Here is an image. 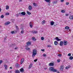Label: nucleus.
I'll return each mask as SVG.
<instances>
[{"mask_svg": "<svg viewBox=\"0 0 73 73\" xmlns=\"http://www.w3.org/2000/svg\"><path fill=\"white\" fill-rule=\"evenodd\" d=\"M49 70L50 71L53 72H58V70H56L53 67H50Z\"/></svg>", "mask_w": 73, "mask_h": 73, "instance_id": "f257e3e1", "label": "nucleus"}, {"mask_svg": "<svg viewBox=\"0 0 73 73\" xmlns=\"http://www.w3.org/2000/svg\"><path fill=\"white\" fill-rule=\"evenodd\" d=\"M36 54H37V50L36 49H34L33 50L32 57H35L36 55Z\"/></svg>", "mask_w": 73, "mask_h": 73, "instance_id": "f03ea898", "label": "nucleus"}, {"mask_svg": "<svg viewBox=\"0 0 73 73\" xmlns=\"http://www.w3.org/2000/svg\"><path fill=\"white\" fill-rule=\"evenodd\" d=\"M19 14H20V15H25L26 14V13H25V12H22L21 13H19Z\"/></svg>", "mask_w": 73, "mask_h": 73, "instance_id": "7ed1b4c3", "label": "nucleus"}, {"mask_svg": "<svg viewBox=\"0 0 73 73\" xmlns=\"http://www.w3.org/2000/svg\"><path fill=\"white\" fill-rule=\"evenodd\" d=\"M27 45H26L25 46L26 47H28L29 45H31V42H28L27 43Z\"/></svg>", "mask_w": 73, "mask_h": 73, "instance_id": "20e7f679", "label": "nucleus"}, {"mask_svg": "<svg viewBox=\"0 0 73 73\" xmlns=\"http://www.w3.org/2000/svg\"><path fill=\"white\" fill-rule=\"evenodd\" d=\"M63 42L64 45H66L68 44L67 41L66 40H64Z\"/></svg>", "mask_w": 73, "mask_h": 73, "instance_id": "39448f33", "label": "nucleus"}, {"mask_svg": "<svg viewBox=\"0 0 73 73\" xmlns=\"http://www.w3.org/2000/svg\"><path fill=\"white\" fill-rule=\"evenodd\" d=\"M15 67L17 68H20V65L18 64H17L15 65Z\"/></svg>", "mask_w": 73, "mask_h": 73, "instance_id": "423d86ee", "label": "nucleus"}, {"mask_svg": "<svg viewBox=\"0 0 73 73\" xmlns=\"http://www.w3.org/2000/svg\"><path fill=\"white\" fill-rule=\"evenodd\" d=\"M55 39H56V40L57 41H61V39H60L58 38L57 37L55 38L54 39V40H55Z\"/></svg>", "mask_w": 73, "mask_h": 73, "instance_id": "0eeeda50", "label": "nucleus"}, {"mask_svg": "<svg viewBox=\"0 0 73 73\" xmlns=\"http://www.w3.org/2000/svg\"><path fill=\"white\" fill-rule=\"evenodd\" d=\"M4 67L5 68V70H7V69H8V66H7V65L5 64L4 65Z\"/></svg>", "mask_w": 73, "mask_h": 73, "instance_id": "6e6552de", "label": "nucleus"}, {"mask_svg": "<svg viewBox=\"0 0 73 73\" xmlns=\"http://www.w3.org/2000/svg\"><path fill=\"white\" fill-rule=\"evenodd\" d=\"M24 58H22L21 59V64H23V62H24Z\"/></svg>", "mask_w": 73, "mask_h": 73, "instance_id": "1a4fd4ad", "label": "nucleus"}, {"mask_svg": "<svg viewBox=\"0 0 73 73\" xmlns=\"http://www.w3.org/2000/svg\"><path fill=\"white\" fill-rule=\"evenodd\" d=\"M32 63H31L30 64V65L29 66V67H28V69H31V68H32Z\"/></svg>", "mask_w": 73, "mask_h": 73, "instance_id": "9d476101", "label": "nucleus"}, {"mask_svg": "<svg viewBox=\"0 0 73 73\" xmlns=\"http://www.w3.org/2000/svg\"><path fill=\"white\" fill-rule=\"evenodd\" d=\"M59 44L60 46H62V45H63V41H61L60 42V43Z\"/></svg>", "mask_w": 73, "mask_h": 73, "instance_id": "9b49d317", "label": "nucleus"}, {"mask_svg": "<svg viewBox=\"0 0 73 73\" xmlns=\"http://www.w3.org/2000/svg\"><path fill=\"white\" fill-rule=\"evenodd\" d=\"M9 24H10V22H6L5 24L6 25H9Z\"/></svg>", "mask_w": 73, "mask_h": 73, "instance_id": "f8f14e48", "label": "nucleus"}, {"mask_svg": "<svg viewBox=\"0 0 73 73\" xmlns=\"http://www.w3.org/2000/svg\"><path fill=\"white\" fill-rule=\"evenodd\" d=\"M63 69H64V66H61L60 68V70L62 71V70H63Z\"/></svg>", "mask_w": 73, "mask_h": 73, "instance_id": "ddd939ff", "label": "nucleus"}, {"mask_svg": "<svg viewBox=\"0 0 73 73\" xmlns=\"http://www.w3.org/2000/svg\"><path fill=\"white\" fill-rule=\"evenodd\" d=\"M54 22L53 21H51L50 23V25H54Z\"/></svg>", "mask_w": 73, "mask_h": 73, "instance_id": "4468645a", "label": "nucleus"}, {"mask_svg": "<svg viewBox=\"0 0 73 73\" xmlns=\"http://www.w3.org/2000/svg\"><path fill=\"white\" fill-rule=\"evenodd\" d=\"M19 70H20V72H24V70L23 68H22L21 69H20Z\"/></svg>", "mask_w": 73, "mask_h": 73, "instance_id": "2eb2a0df", "label": "nucleus"}, {"mask_svg": "<svg viewBox=\"0 0 73 73\" xmlns=\"http://www.w3.org/2000/svg\"><path fill=\"white\" fill-rule=\"evenodd\" d=\"M30 26L31 28L33 27V25H32V23L30 22Z\"/></svg>", "mask_w": 73, "mask_h": 73, "instance_id": "dca6fc26", "label": "nucleus"}, {"mask_svg": "<svg viewBox=\"0 0 73 73\" xmlns=\"http://www.w3.org/2000/svg\"><path fill=\"white\" fill-rule=\"evenodd\" d=\"M29 9L30 11H31V10H32V6H31V5L29 6Z\"/></svg>", "mask_w": 73, "mask_h": 73, "instance_id": "f3484780", "label": "nucleus"}, {"mask_svg": "<svg viewBox=\"0 0 73 73\" xmlns=\"http://www.w3.org/2000/svg\"><path fill=\"white\" fill-rule=\"evenodd\" d=\"M49 65L50 66H54V64L53 63H50L49 64Z\"/></svg>", "mask_w": 73, "mask_h": 73, "instance_id": "a211bd4d", "label": "nucleus"}, {"mask_svg": "<svg viewBox=\"0 0 73 73\" xmlns=\"http://www.w3.org/2000/svg\"><path fill=\"white\" fill-rule=\"evenodd\" d=\"M15 73H20V71L18 70H15Z\"/></svg>", "mask_w": 73, "mask_h": 73, "instance_id": "6ab92c4d", "label": "nucleus"}, {"mask_svg": "<svg viewBox=\"0 0 73 73\" xmlns=\"http://www.w3.org/2000/svg\"><path fill=\"white\" fill-rule=\"evenodd\" d=\"M32 33H34V34L37 33V31L33 30L32 31Z\"/></svg>", "mask_w": 73, "mask_h": 73, "instance_id": "aec40b11", "label": "nucleus"}, {"mask_svg": "<svg viewBox=\"0 0 73 73\" xmlns=\"http://www.w3.org/2000/svg\"><path fill=\"white\" fill-rule=\"evenodd\" d=\"M54 44L55 45H57L58 44V42H57V41H55L54 42Z\"/></svg>", "mask_w": 73, "mask_h": 73, "instance_id": "412c9836", "label": "nucleus"}, {"mask_svg": "<svg viewBox=\"0 0 73 73\" xmlns=\"http://www.w3.org/2000/svg\"><path fill=\"white\" fill-rule=\"evenodd\" d=\"M32 40H33L34 41H35L36 40V39H35V37H33L32 38Z\"/></svg>", "mask_w": 73, "mask_h": 73, "instance_id": "4be33fe9", "label": "nucleus"}, {"mask_svg": "<svg viewBox=\"0 0 73 73\" xmlns=\"http://www.w3.org/2000/svg\"><path fill=\"white\" fill-rule=\"evenodd\" d=\"M69 19H73V15L72 16H70V17H69Z\"/></svg>", "mask_w": 73, "mask_h": 73, "instance_id": "5701e85b", "label": "nucleus"}, {"mask_svg": "<svg viewBox=\"0 0 73 73\" xmlns=\"http://www.w3.org/2000/svg\"><path fill=\"white\" fill-rule=\"evenodd\" d=\"M20 15H20V14H16V15H15L16 17H18V16H20Z\"/></svg>", "mask_w": 73, "mask_h": 73, "instance_id": "b1692460", "label": "nucleus"}, {"mask_svg": "<svg viewBox=\"0 0 73 73\" xmlns=\"http://www.w3.org/2000/svg\"><path fill=\"white\" fill-rule=\"evenodd\" d=\"M57 1H57V0L55 1H54L53 3L54 4H56L57 3Z\"/></svg>", "mask_w": 73, "mask_h": 73, "instance_id": "393cba45", "label": "nucleus"}, {"mask_svg": "<svg viewBox=\"0 0 73 73\" xmlns=\"http://www.w3.org/2000/svg\"><path fill=\"white\" fill-rule=\"evenodd\" d=\"M9 6H8V5H6V9H9Z\"/></svg>", "mask_w": 73, "mask_h": 73, "instance_id": "a878e982", "label": "nucleus"}, {"mask_svg": "<svg viewBox=\"0 0 73 73\" xmlns=\"http://www.w3.org/2000/svg\"><path fill=\"white\" fill-rule=\"evenodd\" d=\"M69 58L70 59V60H73V57L72 56H71L69 57Z\"/></svg>", "mask_w": 73, "mask_h": 73, "instance_id": "bb28decb", "label": "nucleus"}, {"mask_svg": "<svg viewBox=\"0 0 73 73\" xmlns=\"http://www.w3.org/2000/svg\"><path fill=\"white\" fill-rule=\"evenodd\" d=\"M33 5L34 6H35V7H37V4H36L35 3H33Z\"/></svg>", "mask_w": 73, "mask_h": 73, "instance_id": "cd10ccee", "label": "nucleus"}, {"mask_svg": "<svg viewBox=\"0 0 73 73\" xmlns=\"http://www.w3.org/2000/svg\"><path fill=\"white\" fill-rule=\"evenodd\" d=\"M27 14H28V15H31V13H30L29 11H27Z\"/></svg>", "mask_w": 73, "mask_h": 73, "instance_id": "c85d7f7f", "label": "nucleus"}, {"mask_svg": "<svg viewBox=\"0 0 73 73\" xmlns=\"http://www.w3.org/2000/svg\"><path fill=\"white\" fill-rule=\"evenodd\" d=\"M69 28V27L68 26L66 27H65V29H68Z\"/></svg>", "mask_w": 73, "mask_h": 73, "instance_id": "c756f323", "label": "nucleus"}, {"mask_svg": "<svg viewBox=\"0 0 73 73\" xmlns=\"http://www.w3.org/2000/svg\"><path fill=\"white\" fill-rule=\"evenodd\" d=\"M26 50H30V48H28V47H27L25 48Z\"/></svg>", "mask_w": 73, "mask_h": 73, "instance_id": "7c9ffc66", "label": "nucleus"}, {"mask_svg": "<svg viewBox=\"0 0 73 73\" xmlns=\"http://www.w3.org/2000/svg\"><path fill=\"white\" fill-rule=\"evenodd\" d=\"M50 1V0H44V1L46 2H49Z\"/></svg>", "mask_w": 73, "mask_h": 73, "instance_id": "2f4dec72", "label": "nucleus"}, {"mask_svg": "<svg viewBox=\"0 0 73 73\" xmlns=\"http://www.w3.org/2000/svg\"><path fill=\"white\" fill-rule=\"evenodd\" d=\"M15 27L17 29V30H19V27H18V26H16Z\"/></svg>", "mask_w": 73, "mask_h": 73, "instance_id": "473e14b6", "label": "nucleus"}, {"mask_svg": "<svg viewBox=\"0 0 73 73\" xmlns=\"http://www.w3.org/2000/svg\"><path fill=\"white\" fill-rule=\"evenodd\" d=\"M44 38L43 37H41V40H44Z\"/></svg>", "mask_w": 73, "mask_h": 73, "instance_id": "72a5a7b5", "label": "nucleus"}, {"mask_svg": "<svg viewBox=\"0 0 73 73\" xmlns=\"http://www.w3.org/2000/svg\"><path fill=\"white\" fill-rule=\"evenodd\" d=\"M11 34H13L14 33H15V32L14 31H12L11 32Z\"/></svg>", "mask_w": 73, "mask_h": 73, "instance_id": "f704fd0d", "label": "nucleus"}, {"mask_svg": "<svg viewBox=\"0 0 73 73\" xmlns=\"http://www.w3.org/2000/svg\"><path fill=\"white\" fill-rule=\"evenodd\" d=\"M61 12H62V13H64V12H65V11L63 10H62Z\"/></svg>", "mask_w": 73, "mask_h": 73, "instance_id": "c9c22d12", "label": "nucleus"}, {"mask_svg": "<svg viewBox=\"0 0 73 73\" xmlns=\"http://www.w3.org/2000/svg\"><path fill=\"white\" fill-rule=\"evenodd\" d=\"M9 13H6V15H9Z\"/></svg>", "mask_w": 73, "mask_h": 73, "instance_id": "e433bc0d", "label": "nucleus"}, {"mask_svg": "<svg viewBox=\"0 0 73 73\" xmlns=\"http://www.w3.org/2000/svg\"><path fill=\"white\" fill-rule=\"evenodd\" d=\"M68 56H71V54L70 53H69L68 54Z\"/></svg>", "mask_w": 73, "mask_h": 73, "instance_id": "4c0bfd02", "label": "nucleus"}, {"mask_svg": "<svg viewBox=\"0 0 73 73\" xmlns=\"http://www.w3.org/2000/svg\"><path fill=\"white\" fill-rule=\"evenodd\" d=\"M21 33L22 34H23V33H24V31H22L21 32Z\"/></svg>", "mask_w": 73, "mask_h": 73, "instance_id": "58836bf2", "label": "nucleus"}, {"mask_svg": "<svg viewBox=\"0 0 73 73\" xmlns=\"http://www.w3.org/2000/svg\"><path fill=\"white\" fill-rule=\"evenodd\" d=\"M69 67H66L65 68V69H69Z\"/></svg>", "mask_w": 73, "mask_h": 73, "instance_id": "ea45409f", "label": "nucleus"}, {"mask_svg": "<svg viewBox=\"0 0 73 73\" xmlns=\"http://www.w3.org/2000/svg\"><path fill=\"white\" fill-rule=\"evenodd\" d=\"M37 59H35L34 60V62H36V61H37Z\"/></svg>", "mask_w": 73, "mask_h": 73, "instance_id": "a19ab883", "label": "nucleus"}, {"mask_svg": "<svg viewBox=\"0 0 73 73\" xmlns=\"http://www.w3.org/2000/svg\"><path fill=\"white\" fill-rule=\"evenodd\" d=\"M47 46L48 47H49V48H50V47H51V46H50V45H49Z\"/></svg>", "mask_w": 73, "mask_h": 73, "instance_id": "79ce46f5", "label": "nucleus"}, {"mask_svg": "<svg viewBox=\"0 0 73 73\" xmlns=\"http://www.w3.org/2000/svg\"><path fill=\"white\" fill-rule=\"evenodd\" d=\"M3 61L2 60H0V65L2 63Z\"/></svg>", "mask_w": 73, "mask_h": 73, "instance_id": "37998d69", "label": "nucleus"}, {"mask_svg": "<svg viewBox=\"0 0 73 73\" xmlns=\"http://www.w3.org/2000/svg\"><path fill=\"white\" fill-rule=\"evenodd\" d=\"M4 18V15H2L1 16V18L2 19H3V18Z\"/></svg>", "mask_w": 73, "mask_h": 73, "instance_id": "c03bdc74", "label": "nucleus"}, {"mask_svg": "<svg viewBox=\"0 0 73 73\" xmlns=\"http://www.w3.org/2000/svg\"><path fill=\"white\" fill-rule=\"evenodd\" d=\"M69 2H67L66 3V5H69Z\"/></svg>", "mask_w": 73, "mask_h": 73, "instance_id": "a18cd8bd", "label": "nucleus"}, {"mask_svg": "<svg viewBox=\"0 0 73 73\" xmlns=\"http://www.w3.org/2000/svg\"><path fill=\"white\" fill-rule=\"evenodd\" d=\"M43 56H44V57H46V55L45 54H43Z\"/></svg>", "mask_w": 73, "mask_h": 73, "instance_id": "49530a36", "label": "nucleus"}, {"mask_svg": "<svg viewBox=\"0 0 73 73\" xmlns=\"http://www.w3.org/2000/svg\"><path fill=\"white\" fill-rule=\"evenodd\" d=\"M58 56H59V57H61V56H62V55L61 54H58Z\"/></svg>", "mask_w": 73, "mask_h": 73, "instance_id": "de8ad7c7", "label": "nucleus"}, {"mask_svg": "<svg viewBox=\"0 0 73 73\" xmlns=\"http://www.w3.org/2000/svg\"><path fill=\"white\" fill-rule=\"evenodd\" d=\"M57 62H60V60H58Z\"/></svg>", "mask_w": 73, "mask_h": 73, "instance_id": "09e8293b", "label": "nucleus"}, {"mask_svg": "<svg viewBox=\"0 0 73 73\" xmlns=\"http://www.w3.org/2000/svg\"><path fill=\"white\" fill-rule=\"evenodd\" d=\"M50 2H49L48 4V5L49 6V5H50Z\"/></svg>", "mask_w": 73, "mask_h": 73, "instance_id": "8fccbe9b", "label": "nucleus"}, {"mask_svg": "<svg viewBox=\"0 0 73 73\" xmlns=\"http://www.w3.org/2000/svg\"><path fill=\"white\" fill-rule=\"evenodd\" d=\"M56 25H57V23H56L55 25H54V26H56Z\"/></svg>", "mask_w": 73, "mask_h": 73, "instance_id": "3c124183", "label": "nucleus"}, {"mask_svg": "<svg viewBox=\"0 0 73 73\" xmlns=\"http://www.w3.org/2000/svg\"><path fill=\"white\" fill-rule=\"evenodd\" d=\"M7 38V36H5V40H6V38Z\"/></svg>", "mask_w": 73, "mask_h": 73, "instance_id": "603ef678", "label": "nucleus"}, {"mask_svg": "<svg viewBox=\"0 0 73 73\" xmlns=\"http://www.w3.org/2000/svg\"><path fill=\"white\" fill-rule=\"evenodd\" d=\"M42 22L44 23H45V20H43Z\"/></svg>", "mask_w": 73, "mask_h": 73, "instance_id": "864d4df0", "label": "nucleus"}, {"mask_svg": "<svg viewBox=\"0 0 73 73\" xmlns=\"http://www.w3.org/2000/svg\"><path fill=\"white\" fill-rule=\"evenodd\" d=\"M64 0H61V1L62 2H64Z\"/></svg>", "mask_w": 73, "mask_h": 73, "instance_id": "5fc2aeb1", "label": "nucleus"}, {"mask_svg": "<svg viewBox=\"0 0 73 73\" xmlns=\"http://www.w3.org/2000/svg\"><path fill=\"white\" fill-rule=\"evenodd\" d=\"M41 50L42 52H44V49H41Z\"/></svg>", "mask_w": 73, "mask_h": 73, "instance_id": "6e6d98bb", "label": "nucleus"}, {"mask_svg": "<svg viewBox=\"0 0 73 73\" xmlns=\"http://www.w3.org/2000/svg\"><path fill=\"white\" fill-rule=\"evenodd\" d=\"M68 15H69L68 14H66V16H68Z\"/></svg>", "mask_w": 73, "mask_h": 73, "instance_id": "4d7b16f0", "label": "nucleus"}, {"mask_svg": "<svg viewBox=\"0 0 73 73\" xmlns=\"http://www.w3.org/2000/svg\"><path fill=\"white\" fill-rule=\"evenodd\" d=\"M42 25H43V24H44V22H42Z\"/></svg>", "mask_w": 73, "mask_h": 73, "instance_id": "13d9d810", "label": "nucleus"}, {"mask_svg": "<svg viewBox=\"0 0 73 73\" xmlns=\"http://www.w3.org/2000/svg\"><path fill=\"white\" fill-rule=\"evenodd\" d=\"M17 48H18V47H15V49H17Z\"/></svg>", "mask_w": 73, "mask_h": 73, "instance_id": "bf43d9fd", "label": "nucleus"}, {"mask_svg": "<svg viewBox=\"0 0 73 73\" xmlns=\"http://www.w3.org/2000/svg\"><path fill=\"white\" fill-rule=\"evenodd\" d=\"M10 69H12V67H11L10 68Z\"/></svg>", "mask_w": 73, "mask_h": 73, "instance_id": "052dcab7", "label": "nucleus"}, {"mask_svg": "<svg viewBox=\"0 0 73 73\" xmlns=\"http://www.w3.org/2000/svg\"><path fill=\"white\" fill-rule=\"evenodd\" d=\"M1 9L0 8V12H1Z\"/></svg>", "mask_w": 73, "mask_h": 73, "instance_id": "680f3d73", "label": "nucleus"}, {"mask_svg": "<svg viewBox=\"0 0 73 73\" xmlns=\"http://www.w3.org/2000/svg\"><path fill=\"white\" fill-rule=\"evenodd\" d=\"M19 1H20V2H21V0H19Z\"/></svg>", "mask_w": 73, "mask_h": 73, "instance_id": "e2e57ef3", "label": "nucleus"}, {"mask_svg": "<svg viewBox=\"0 0 73 73\" xmlns=\"http://www.w3.org/2000/svg\"><path fill=\"white\" fill-rule=\"evenodd\" d=\"M44 69L45 70H46V68H44Z\"/></svg>", "mask_w": 73, "mask_h": 73, "instance_id": "0e129e2a", "label": "nucleus"}, {"mask_svg": "<svg viewBox=\"0 0 73 73\" xmlns=\"http://www.w3.org/2000/svg\"><path fill=\"white\" fill-rule=\"evenodd\" d=\"M57 73H60V72H57Z\"/></svg>", "mask_w": 73, "mask_h": 73, "instance_id": "69168bd1", "label": "nucleus"}, {"mask_svg": "<svg viewBox=\"0 0 73 73\" xmlns=\"http://www.w3.org/2000/svg\"><path fill=\"white\" fill-rule=\"evenodd\" d=\"M22 30H23V29L22 28Z\"/></svg>", "mask_w": 73, "mask_h": 73, "instance_id": "338daca9", "label": "nucleus"}, {"mask_svg": "<svg viewBox=\"0 0 73 73\" xmlns=\"http://www.w3.org/2000/svg\"><path fill=\"white\" fill-rule=\"evenodd\" d=\"M39 65H40V63H39Z\"/></svg>", "mask_w": 73, "mask_h": 73, "instance_id": "774afa93", "label": "nucleus"}]
</instances>
